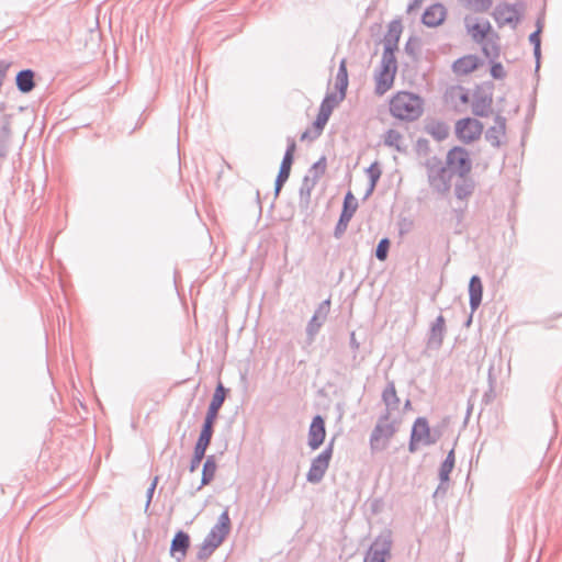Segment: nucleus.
I'll list each match as a JSON object with an SVG mask.
<instances>
[{"label":"nucleus","mask_w":562,"mask_h":562,"mask_svg":"<svg viewBox=\"0 0 562 562\" xmlns=\"http://www.w3.org/2000/svg\"><path fill=\"white\" fill-rule=\"evenodd\" d=\"M227 392L228 390L225 389L223 383L218 382L209 405L198 441L194 446L193 457L189 465L190 472L196 471L201 461L205 457L206 449L209 448L213 437L214 424L217 419L218 412L224 404Z\"/></svg>","instance_id":"1"},{"label":"nucleus","mask_w":562,"mask_h":562,"mask_svg":"<svg viewBox=\"0 0 562 562\" xmlns=\"http://www.w3.org/2000/svg\"><path fill=\"white\" fill-rule=\"evenodd\" d=\"M390 112L401 121H416L424 112V100L413 92L400 91L390 101Z\"/></svg>","instance_id":"2"},{"label":"nucleus","mask_w":562,"mask_h":562,"mask_svg":"<svg viewBox=\"0 0 562 562\" xmlns=\"http://www.w3.org/2000/svg\"><path fill=\"white\" fill-rule=\"evenodd\" d=\"M430 189L440 195L450 191L452 175L446 162L438 156H429L423 162Z\"/></svg>","instance_id":"3"},{"label":"nucleus","mask_w":562,"mask_h":562,"mask_svg":"<svg viewBox=\"0 0 562 562\" xmlns=\"http://www.w3.org/2000/svg\"><path fill=\"white\" fill-rule=\"evenodd\" d=\"M390 419L389 413L380 415L369 439L372 454L385 450L390 445L391 438L396 432V426L394 423L390 422Z\"/></svg>","instance_id":"4"},{"label":"nucleus","mask_w":562,"mask_h":562,"mask_svg":"<svg viewBox=\"0 0 562 562\" xmlns=\"http://www.w3.org/2000/svg\"><path fill=\"white\" fill-rule=\"evenodd\" d=\"M393 546L392 532L383 530L371 543L363 562H387Z\"/></svg>","instance_id":"5"},{"label":"nucleus","mask_w":562,"mask_h":562,"mask_svg":"<svg viewBox=\"0 0 562 562\" xmlns=\"http://www.w3.org/2000/svg\"><path fill=\"white\" fill-rule=\"evenodd\" d=\"M451 170V175L458 177L469 176L472 170V160L468 149L461 146L451 148L446 156L445 161Z\"/></svg>","instance_id":"6"},{"label":"nucleus","mask_w":562,"mask_h":562,"mask_svg":"<svg viewBox=\"0 0 562 562\" xmlns=\"http://www.w3.org/2000/svg\"><path fill=\"white\" fill-rule=\"evenodd\" d=\"M524 4L521 2H517L514 4H509L507 2L498 3L492 13L495 22L499 27L504 25H510L513 29H516L518 23L520 22Z\"/></svg>","instance_id":"7"},{"label":"nucleus","mask_w":562,"mask_h":562,"mask_svg":"<svg viewBox=\"0 0 562 562\" xmlns=\"http://www.w3.org/2000/svg\"><path fill=\"white\" fill-rule=\"evenodd\" d=\"M334 439L327 445V447L312 460L310 470L306 474V481L312 484L319 483L326 471L328 470L330 459L333 457Z\"/></svg>","instance_id":"8"},{"label":"nucleus","mask_w":562,"mask_h":562,"mask_svg":"<svg viewBox=\"0 0 562 562\" xmlns=\"http://www.w3.org/2000/svg\"><path fill=\"white\" fill-rule=\"evenodd\" d=\"M464 26L467 30V33L471 36L472 41L474 43H482L484 40H486L490 35L495 36L498 38L497 33H495L492 30V25L488 20L486 19H479L473 18L470 15H467L464 18Z\"/></svg>","instance_id":"9"},{"label":"nucleus","mask_w":562,"mask_h":562,"mask_svg":"<svg viewBox=\"0 0 562 562\" xmlns=\"http://www.w3.org/2000/svg\"><path fill=\"white\" fill-rule=\"evenodd\" d=\"M456 135L464 144H470L480 138L483 132V124L472 117L458 120L456 123Z\"/></svg>","instance_id":"10"},{"label":"nucleus","mask_w":562,"mask_h":562,"mask_svg":"<svg viewBox=\"0 0 562 562\" xmlns=\"http://www.w3.org/2000/svg\"><path fill=\"white\" fill-rule=\"evenodd\" d=\"M231 527L228 508H226L218 516L216 524L211 528L204 540L210 543V547L218 548L229 535Z\"/></svg>","instance_id":"11"},{"label":"nucleus","mask_w":562,"mask_h":562,"mask_svg":"<svg viewBox=\"0 0 562 562\" xmlns=\"http://www.w3.org/2000/svg\"><path fill=\"white\" fill-rule=\"evenodd\" d=\"M296 148L295 140L293 138H288V146L283 156V159L280 165L279 173L277 176L274 182V195L278 196L281 192L283 184L288 181L291 172V167L293 164V155Z\"/></svg>","instance_id":"12"},{"label":"nucleus","mask_w":562,"mask_h":562,"mask_svg":"<svg viewBox=\"0 0 562 562\" xmlns=\"http://www.w3.org/2000/svg\"><path fill=\"white\" fill-rule=\"evenodd\" d=\"M330 311V300H325L318 304L314 312V315L310 319L306 326V334L311 340L314 339L315 335L319 331L323 324L326 322Z\"/></svg>","instance_id":"13"},{"label":"nucleus","mask_w":562,"mask_h":562,"mask_svg":"<svg viewBox=\"0 0 562 562\" xmlns=\"http://www.w3.org/2000/svg\"><path fill=\"white\" fill-rule=\"evenodd\" d=\"M411 436L415 441L422 442L424 446H430L437 442V437L431 435L428 420L425 417H418L411 431Z\"/></svg>","instance_id":"14"},{"label":"nucleus","mask_w":562,"mask_h":562,"mask_svg":"<svg viewBox=\"0 0 562 562\" xmlns=\"http://www.w3.org/2000/svg\"><path fill=\"white\" fill-rule=\"evenodd\" d=\"M326 436L325 422L321 415H316L308 430V446L312 450L318 449L324 442Z\"/></svg>","instance_id":"15"},{"label":"nucleus","mask_w":562,"mask_h":562,"mask_svg":"<svg viewBox=\"0 0 562 562\" xmlns=\"http://www.w3.org/2000/svg\"><path fill=\"white\" fill-rule=\"evenodd\" d=\"M190 548V536L183 530L176 532L170 544V555L181 562Z\"/></svg>","instance_id":"16"},{"label":"nucleus","mask_w":562,"mask_h":562,"mask_svg":"<svg viewBox=\"0 0 562 562\" xmlns=\"http://www.w3.org/2000/svg\"><path fill=\"white\" fill-rule=\"evenodd\" d=\"M506 132V119L502 115H496L494 119V125L488 127L485 132V139L495 148H498L502 144L501 138L505 136Z\"/></svg>","instance_id":"17"},{"label":"nucleus","mask_w":562,"mask_h":562,"mask_svg":"<svg viewBox=\"0 0 562 562\" xmlns=\"http://www.w3.org/2000/svg\"><path fill=\"white\" fill-rule=\"evenodd\" d=\"M446 14L445 7L441 3H435L425 10L422 22L428 27H436L445 21Z\"/></svg>","instance_id":"18"},{"label":"nucleus","mask_w":562,"mask_h":562,"mask_svg":"<svg viewBox=\"0 0 562 562\" xmlns=\"http://www.w3.org/2000/svg\"><path fill=\"white\" fill-rule=\"evenodd\" d=\"M492 102V95L484 92L474 93L471 104L472 113L480 117L488 116L491 113Z\"/></svg>","instance_id":"19"},{"label":"nucleus","mask_w":562,"mask_h":562,"mask_svg":"<svg viewBox=\"0 0 562 562\" xmlns=\"http://www.w3.org/2000/svg\"><path fill=\"white\" fill-rule=\"evenodd\" d=\"M480 65V58L475 55H467L458 58L452 64L456 75L464 76L474 71Z\"/></svg>","instance_id":"20"},{"label":"nucleus","mask_w":562,"mask_h":562,"mask_svg":"<svg viewBox=\"0 0 562 562\" xmlns=\"http://www.w3.org/2000/svg\"><path fill=\"white\" fill-rule=\"evenodd\" d=\"M469 303L472 312H475L482 303L483 285L479 276H472L469 281Z\"/></svg>","instance_id":"21"},{"label":"nucleus","mask_w":562,"mask_h":562,"mask_svg":"<svg viewBox=\"0 0 562 562\" xmlns=\"http://www.w3.org/2000/svg\"><path fill=\"white\" fill-rule=\"evenodd\" d=\"M445 331L446 321L442 315H439L431 324L428 335V346L439 348L442 345Z\"/></svg>","instance_id":"22"},{"label":"nucleus","mask_w":562,"mask_h":562,"mask_svg":"<svg viewBox=\"0 0 562 562\" xmlns=\"http://www.w3.org/2000/svg\"><path fill=\"white\" fill-rule=\"evenodd\" d=\"M475 182L469 176L458 177L454 183V195L458 200H468L474 192Z\"/></svg>","instance_id":"23"},{"label":"nucleus","mask_w":562,"mask_h":562,"mask_svg":"<svg viewBox=\"0 0 562 562\" xmlns=\"http://www.w3.org/2000/svg\"><path fill=\"white\" fill-rule=\"evenodd\" d=\"M382 401L385 405V412L389 413V417L393 411L398 409L400 398L396 394L395 384L393 381H389L385 389L382 392Z\"/></svg>","instance_id":"24"},{"label":"nucleus","mask_w":562,"mask_h":562,"mask_svg":"<svg viewBox=\"0 0 562 562\" xmlns=\"http://www.w3.org/2000/svg\"><path fill=\"white\" fill-rule=\"evenodd\" d=\"M403 31V26L400 20H393L387 26V32L384 36V47H391L397 49L398 41Z\"/></svg>","instance_id":"25"},{"label":"nucleus","mask_w":562,"mask_h":562,"mask_svg":"<svg viewBox=\"0 0 562 562\" xmlns=\"http://www.w3.org/2000/svg\"><path fill=\"white\" fill-rule=\"evenodd\" d=\"M35 72L32 69H23L16 74V88L22 93L31 92L35 87Z\"/></svg>","instance_id":"26"},{"label":"nucleus","mask_w":562,"mask_h":562,"mask_svg":"<svg viewBox=\"0 0 562 562\" xmlns=\"http://www.w3.org/2000/svg\"><path fill=\"white\" fill-rule=\"evenodd\" d=\"M425 131L436 140H445L449 136V126L442 121H431L426 124Z\"/></svg>","instance_id":"27"},{"label":"nucleus","mask_w":562,"mask_h":562,"mask_svg":"<svg viewBox=\"0 0 562 562\" xmlns=\"http://www.w3.org/2000/svg\"><path fill=\"white\" fill-rule=\"evenodd\" d=\"M395 72L386 69H381L375 83V93L379 95L384 94L393 85Z\"/></svg>","instance_id":"28"},{"label":"nucleus","mask_w":562,"mask_h":562,"mask_svg":"<svg viewBox=\"0 0 562 562\" xmlns=\"http://www.w3.org/2000/svg\"><path fill=\"white\" fill-rule=\"evenodd\" d=\"M216 461L214 456H209L203 464L202 469V477H201V484L198 487V490H201L203 486L210 484L216 472Z\"/></svg>","instance_id":"29"},{"label":"nucleus","mask_w":562,"mask_h":562,"mask_svg":"<svg viewBox=\"0 0 562 562\" xmlns=\"http://www.w3.org/2000/svg\"><path fill=\"white\" fill-rule=\"evenodd\" d=\"M497 40L495 36L490 35L484 42L479 43L482 46L483 54L490 61H494L499 57L501 49Z\"/></svg>","instance_id":"30"},{"label":"nucleus","mask_w":562,"mask_h":562,"mask_svg":"<svg viewBox=\"0 0 562 562\" xmlns=\"http://www.w3.org/2000/svg\"><path fill=\"white\" fill-rule=\"evenodd\" d=\"M348 87V72L346 60L342 59L339 64V68L336 76V89L339 92V100H344L346 97V90Z\"/></svg>","instance_id":"31"},{"label":"nucleus","mask_w":562,"mask_h":562,"mask_svg":"<svg viewBox=\"0 0 562 562\" xmlns=\"http://www.w3.org/2000/svg\"><path fill=\"white\" fill-rule=\"evenodd\" d=\"M383 142L385 146L395 148L398 153L405 151V147L402 145L403 135L396 130H387L384 134Z\"/></svg>","instance_id":"32"},{"label":"nucleus","mask_w":562,"mask_h":562,"mask_svg":"<svg viewBox=\"0 0 562 562\" xmlns=\"http://www.w3.org/2000/svg\"><path fill=\"white\" fill-rule=\"evenodd\" d=\"M459 2L464 8L477 13L487 12L493 4L492 0H459Z\"/></svg>","instance_id":"33"},{"label":"nucleus","mask_w":562,"mask_h":562,"mask_svg":"<svg viewBox=\"0 0 562 562\" xmlns=\"http://www.w3.org/2000/svg\"><path fill=\"white\" fill-rule=\"evenodd\" d=\"M395 50L396 49H393L391 47H384L381 58V69H386L396 72L397 64L394 55Z\"/></svg>","instance_id":"34"},{"label":"nucleus","mask_w":562,"mask_h":562,"mask_svg":"<svg viewBox=\"0 0 562 562\" xmlns=\"http://www.w3.org/2000/svg\"><path fill=\"white\" fill-rule=\"evenodd\" d=\"M327 167L326 157L322 156L312 167L308 169L307 175L311 176V180L318 182L319 178L325 173Z\"/></svg>","instance_id":"35"},{"label":"nucleus","mask_w":562,"mask_h":562,"mask_svg":"<svg viewBox=\"0 0 562 562\" xmlns=\"http://www.w3.org/2000/svg\"><path fill=\"white\" fill-rule=\"evenodd\" d=\"M358 209V201L357 199L353 196L352 192L351 191H348L344 198V203H342V211L341 213L342 214H347L349 216H353V214L356 213Z\"/></svg>","instance_id":"36"},{"label":"nucleus","mask_w":562,"mask_h":562,"mask_svg":"<svg viewBox=\"0 0 562 562\" xmlns=\"http://www.w3.org/2000/svg\"><path fill=\"white\" fill-rule=\"evenodd\" d=\"M317 182L314 180H311V176L306 175L302 181L301 188H300V199L301 201L305 200L308 202L311 198L312 190L315 188Z\"/></svg>","instance_id":"37"},{"label":"nucleus","mask_w":562,"mask_h":562,"mask_svg":"<svg viewBox=\"0 0 562 562\" xmlns=\"http://www.w3.org/2000/svg\"><path fill=\"white\" fill-rule=\"evenodd\" d=\"M369 182L371 183V190H374L376 187L378 181L381 178L382 170L378 161L372 162L369 168L366 170Z\"/></svg>","instance_id":"38"},{"label":"nucleus","mask_w":562,"mask_h":562,"mask_svg":"<svg viewBox=\"0 0 562 562\" xmlns=\"http://www.w3.org/2000/svg\"><path fill=\"white\" fill-rule=\"evenodd\" d=\"M340 101L341 100H339V97H337L335 93H327L321 103L319 110L331 115L334 108Z\"/></svg>","instance_id":"39"},{"label":"nucleus","mask_w":562,"mask_h":562,"mask_svg":"<svg viewBox=\"0 0 562 562\" xmlns=\"http://www.w3.org/2000/svg\"><path fill=\"white\" fill-rule=\"evenodd\" d=\"M541 27H538L535 32L529 35V42L533 45V55L537 60V68H539V60L541 56Z\"/></svg>","instance_id":"40"},{"label":"nucleus","mask_w":562,"mask_h":562,"mask_svg":"<svg viewBox=\"0 0 562 562\" xmlns=\"http://www.w3.org/2000/svg\"><path fill=\"white\" fill-rule=\"evenodd\" d=\"M351 218L352 217L347 214H340L334 231V236L336 238H340L345 234Z\"/></svg>","instance_id":"41"},{"label":"nucleus","mask_w":562,"mask_h":562,"mask_svg":"<svg viewBox=\"0 0 562 562\" xmlns=\"http://www.w3.org/2000/svg\"><path fill=\"white\" fill-rule=\"evenodd\" d=\"M389 249H390L389 238H386V237L382 238L378 243V246L375 248V257L378 258V260H380V261L385 260L387 258Z\"/></svg>","instance_id":"42"},{"label":"nucleus","mask_w":562,"mask_h":562,"mask_svg":"<svg viewBox=\"0 0 562 562\" xmlns=\"http://www.w3.org/2000/svg\"><path fill=\"white\" fill-rule=\"evenodd\" d=\"M454 464L450 463V461H443L439 468V480L442 483H448L449 475L453 469Z\"/></svg>","instance_id":"43"},{"label":"nucleus","mask_w":562,"mask_h":562,"mask_svg":"<svg viewBox=\"0 0 562 562\" xmlns=\"http://www.w3.org/2000/svg\"><path fill=\"white\" fill-rule=\"evenodd\" d=\"M217 548L210 547V543L207 541L203 540V542L198 551L196 557L199 560H206L213 554V552Z\"/></svg>","instance_id":"44"},{"label":"nucleus","mask_w":562,"mask_h":562,"mask_svg":"<svg viewBox=\"0 0 562 562\" xmlns=\"http://www.w3.org/2000/svg\"><path fill=\"white\" fill-rule=\"evenodd\" d=\"M329 117H330V114H327L321 110L318 111L316 120L314 121V127H315V130H317L318 134H321V132L324 130Z\"/></svg>","instance_id":"45"},{"label":"nucleus","mask_w":562,"mask_h":562,"mask_svg":"<svg viewBox=\"0 0 562 562\" xmlns=\"http://www.w3.org/2000/svg\"><path fill=\"white\" fill-rule=\"evenodd\" d=\"M492 67H491V76L494 78V79H503L505 78L506 76V72L504 70V67L501 63H494L492 61Z\"/></svg>","instance_id":"46"},{"label":"nucleus","mask_w":562,"mask_h":562,"mask_svg":"<svg viewBox=\"0 0 562 562\" xmlns=\"http://www.w3.org/2000/svg\"><path fill=\"white\" fill-rule=\"evenodd\" d=\"M416 148L419 155H427L429 153V142L425 138H418L416 143Z\"/></svg>","instance_id":"47"},{"label":"nucleus","mask_w":562,"mask_h":562,"mask_svg":"<svg viewBox=\"0 0 562 562\" xmlns=\"http://www.w3.org/2000/svg\"><path fill=\"white\" fill-rule=\"evenodd\" d=\"M157 482H158V477L156 476L154 479V481L151 482L150 486L147 488V493H146L147 502H146L145 509H147L149 507V504L151 502V498H153V495H154Z\"/></svg>","instance_id":"48"},{"label":"nucleus","mask_w":562,"mask_h":562,"mask_svg":"<svg viewBox=\"0 0 562 562\" xmlns=\"http://www.w3.org/2000/svg\"><path fill=\"white\" fill-rule=\"evenodd\" d=\"M458 91L460 92V94H459L460 102L463 104L469 103V101H470L469 91L467 89H464L463 87H458Z\"/></svg>","instance_id":"49"},{"label":"nucleus","mask_w":562,"mask_h":562,"mask_svg":"<svg viewBox=\"0 0 562 562\" xmlns=\"http://www.w3.org/2000/svg\"><path fill=\"white\" fill-rule=\"evenodd\" d=\"M350 347L356 351L359 349L360 347V344L358 342V340L356 339V334L352 331L350 334Z\"/></svg>","instance_id":"50"},{"label":"nucleus","mask_w":562,"mask_h":562,"mask_svg":"<svg viewBox=\"0 0 562 562\" xmlns=\"http://www.w3.org/2000/svg\"><path fill=\"white\" fill-rule=\"evenodd\" d=\"M419 443H420L419 441H415V440L413 439V436H411V438H409V443H408V450H409V452H416V451H417V449H418V445H419Z\"/></svg>","instance_id":"51"},{"label":"nucleus","mask_w":562,"mask_h":562,"mask_svg":"<svg viewBox=\"0 0 562 562\" xmlns=\"http://www.w3.org/2000/svg\"><path fill=\"white\" fill-rule=\"evenodd\" d=\"M447 488H448V484L447 483H442V481H440L437 490L435 491L434 496H437L440 493L445 494Z\"/></svg>","instance_id":"52"},{"label":"nucleus","mask_w":562,"mask_h":562,"mask_svg":"<svg viewBox=\"0 0 562 562\" xmlns=\"http://www.w3.org/2000/svg\"><path fill=\"white\" fill-rule=\"evenodd\" d=\"M1 131L5 136L11 134L10 123L8 121L2 125Z\"/></svg>","instance_id":"53"},{"label":"nucleus","mask_w":562,"mask_h":562,"mask_svg":"<svg viewBox=\"0 0 562 562\" xmlns=\"http://www.w3.org/2000/svg\"><path fill=\"white\" fill-rule=\"evenodd\" d=\"M423 0H412V2L408 4V11L414 10L415 8H418L422 4Z\"/></svg>","instance_id":"54"},{"label":"nucleus","mask_w":562,"mask_h":562,"mask_svg":"<svg viewBox=\"0 0 562 562\" xmlns=\"http://www.w3.org/2000/svg\"><path fill=\"white\" fill-rule=\"evenodd\" d=\"M454 450H450L449 453L447 454L445 461H450V463L454 464Z\"/></svg>","instance_id":"55"},{"label":"nucleus","mask_w":562,"mask_h":562,"mask_svg":"<svg viewBox=\"0 0 562 562\" xmlns=\"http://www.w3.org/2000/svg\"><path fill=\"white\" fill-rule=\"evenodd\" d=\"M405 50H406V53H407V54H409V55H411V54H414V50H413V47H412V42H411V40L406 43V45H405Z\"/></svg>","instance_id":"56"},{"label":"nucleus","mask_w":562,"mask_h":562,"mask_svg":"<svg viewBox=\"0 0 562 562\" xmlns=\"http://www.w3.org/2000/svg\"><path fill=\"white\" fill-rule=\"evenodd\" d=\"M374 190H371V183L369 182V187L367 189V192L364 194V198H368L370 196L372 193H373Z\"/></svg>","instance_id":"57"},{"label":"nucleus","mask_w":562,"mask_h":562,"mask_svg":"<svg viewBox=\"0 0 562 562\" xmlns=\"http://www.w3.org/2000/svg\"><path fill=\"white\" fill-rule=\"evenodd\" d=\"M538 27H541V29H542V24H541V21H540V20H538V21H537V29H538Z\"/></svg>","instance_id":"58"},{"label":"nucleus","mask_w":562,"mask_h":562,"mask_svg":"<svg viewBox=\"0 0 562 562\" xmlns=\"http://www.w3.org/2000/svg\"><path fill=\"white\" fill-rule=\"evenodd\" d=\"M307 138V132H304L301 139Z\"/></svg>","instance_id":"59"},{"label":"nucleus","mask_w":562,"mask_h":562,"mask_svg":"<svg viewBox=\"0 0 562 562\" xmlns=\"http://www.w3.org/2000/svg\"><path fill=\"white\" fill-rule=\"evenodd\" d=\"M408 406H411L409 400H407L406 403H405V407H408Z\"/></svg>","instance_id":"60"},{"label":"nucleus","mask_w":562,"mask_h":562,"mask_svg":"<svg viewBox=\"0 0 562 562\" xmlns=\"http://www.w3.org/2000/svg\"><path fill=\"white\" fill-rule=\"evenodd\" d=\"M471 321H472V316L469 317L467 324L469 325L471 323Z\"/></svg>","instance_id":"61"}]
</instances>
